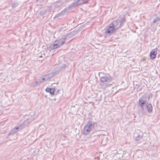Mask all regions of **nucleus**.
Wrapping results in <instances>:
<instances>
[{"label": "nucleus", "instance_id": "19", "mask_svg": "<svg viewBox=\"0 0 160 160\" xmlns=\"http://www.w3.org/2000/svg\"><path fill=\"white\" fill-rule=\"evenodd\" d=\"M49 90L50 91L49 92L50 93V94L51 95H54V92L55 91V89L53 88H50Z\"/></svg>", "mask_w": 160, "mask_h": 160}, {"label": "nucleus", "instance_id": "15", "mask_svg": "<svg viewBox=\"0 0 160 160\" xmlns=\"http://www.w3.org/2000/svg\"><path fill=\"white\" fill-rule=\"evenodd\" d=\"M67 65L66 64H63L61 66H59L57 67L58 70L59 71L63 70L66 67Z\"/></svg>", "mask_w": 160, "mask_h": 160}, {"label": "nucleus", "instance_id": "3", "mask_svg": "<svg viewBox=\"0 0 160 160\" xmlns=\"http://www.w3.org/2000/svg\"><path fill=\"white\" fill-rule=\"evenodd\" d=\"M125 21L124 18H122L120 20L119 19L113 21L112 23V25L117 30L121 27Z\"/></svg>", "mask_w": 160, "mask_h": 160}, {"label": "nucleus", "instance_id": "17", "mask_svg": "<svg viewBox=\"0 0 160 160\" xmlns=\"http://www.w3.org/2000/svg\"><path fill=\"white\" fill-rule=\"evenodd\" d=\"M17 132L16 131V130L13 128L12 129L11 131L8 133V134L9 135H13L16 133Z\"/></svg>", "mask_w": 160, "mask_h": 160}, {"label": "nucleus", "instance_id": "4", "mask_svg": "<svg viewBox=\"0 0 160 160\" xmlns=\"http://www.w3.org/2000/svg\"><path fill=\"white\" fill-rule=\"evenodd\" d=\"M143 134L142 132L140 130H137L134 134L135 140L137 142L140 141L142 139Z\"/></svg>", "mask_w": 160, "mask_h": 160}, {"label": "nucleus", "instance_id": "2", "mask_svg": "<svg viewBox=\"0 0 160 160\" xmlns=\"http://www.w3.org/2000/svg\"><path fill=\"white\" fill-rule=\"evenodd\" d=\"M100 84L103 88H105L108 86V83L112 81V79L107 76L101 77L100 78Z\"/></svg>", "mask_w": 160, "mask_h": 160}, {"label": "nucleus", "instance_id": "10", "mask_svg": "<svg viewBox=\"0 0 160 160\" xmlns=\"http://www.w3.org/2000/svg\"><path fill=\"white\" fill-rule=\"evenodd\" d=\"M68 9H69L68 8V7L67 8H65L59 13L56 15L54 17V18L57 17H59L63 15H64V14L67 13L68 12Z\"/></svg>", "mask_w": 160, "mask_h": 160}, {"label": "nucleus", "instance_id": "11", "mask_svg": "<svg viewBox=\"0 0 160 160\" xmlns=\"http://www.w3.org/2000/svg\"><path fill=\"white\" fill-rule=\"evenodd\" d=\"M147 111L149 113H151L152 112V107L151 103H147L145 105Z\"/></svg>", "mask_w": 160, "mask_h": 160}, {"label": "nucleus", "instance_id": "18", "mask_svg": "<svg viewBox=\"0 0 160 160\" xmlns=\"http://www.w3.org/2000/svg\"><path fill=\"white\" fill-rule=\"evenodd\" d=\"M89 0H78L79 1V4H82L84 3H87Z\"/></svg>", "mask_w": 160, "mask_h": 160}, {"label": "nucleus", "instance_id": "23", "mask_svg": "<svg viewBox=\"0 0 160 160\" xmlns=\"http://www.w3.org/2000/svg\"><path fill=\"white\" fill-rule=\"evenodd\" d=\"M159 18H157L156 19H154L153 21V22L154 23H156L159 20Z\"/></svg>", "mask_w": 160, "mask_h": 160}, {"label": "nucleus", "instance_id": "16", "mask_svg": "<svg viewBox=\"0 0 160 160\" xmlns=\"http://www.w3.org/2000/svg\"><path fill=\"white\" fill-rule=\"evenodd\" d=\"M38 85H39V84H38V82L37 80L35 82H32L30 84V86L31 87H35Z\"/></svg>", "mask_w": 160, "mask_h": 160}, {"label": "nucleus", "instance_id": "13", "mask_svg": "<svg viewBox=\"0 0 160 160\" xmlns=\"http://www.w3.org/2000/svg\"><path fill=\"white\" fill-rule=\"evenodd\" d=\"M91 131V130L88 128L87 127L86 125L84 126L83 128V133L84 135H87L88 134L89 132Z\"/></svg>", "mask_w": 160, "mask_h": 160}, {"label": "nucleus", "instance_id": "5", "mask_svg": "<svg viewBox=\"0 0 160 160\" xmlns=\"http://www.w3.org/2000/svg\"><path fill=\"white\" fill-rule=\"evenodd\" d=\"M91 131H93L97 127V123L94 122H92L91 120H89L85 125Z\"/></svg>", "mask_w": 160, "mask_h": 160}, {"label": "nucleus", "instance_id": "9", "mask_svg": "<svg viewBox=\"0 0 160 160\" xmlns=\"http://www.w3.org/2000/svg\"><path fill=\"white\" fill-rule=\"evenodd\" d=\"M80 2L79 1H78L77 0L76 2H73L70 4L68 7V9H70L72 8H73L77 7L78 5H81V4H79Z\"/></svg>", "mask_w": 160, "mask_h": 160}, {"label": "nucleus", "instance_id": "6", "mask_svg": "<svg viewBox=\"0 0 160 160\" xmlns=\"http://www.w3.org/2000/svg\"><path fill=\"white\" fill-rule=\"evenodd\" d=\"M72 34V32L68 33L59 40L58 44H59L61 46L64 43L65 40Z\"/></svg>", "mask_w": 160, "mask_h": 160}, {"label": "nucleus", "instance_id": "25", "mask_svg": "<svg viewBox=\"0 0 160 160\" xmlns=\"http://www.w3.org/2000/svg\"><path fill=\"white\" fill-rule=\"evenodd\" d=\"M42 80L43 81V82H44L45 81H46V80H48V78H46L45 76L44 78H42Z\"/></svg>", "mask_w": 160, "mask_h": 160}, {"label": "nucleus", "instance_id": "24", "mask_svg": "<svg viewBox=\"0 0 160 160\" xmlns=\"http://www.w3.org/2000/svg\"><path fill=\"white\" fill-rule=\"evenodd\" d=\"M19 127H15L14 128V129H15L16 130V131L17 132L18 131L20 130V129H19Z\"/></svg>", "mask_w": 160, "mask_h": 160}, {"label": "nucleus", "instance_id": "8", "mask_svg": "<svg viewBox=\"0 0 160 160\" xmlns=\"http://www.w3.org/2000/svg\"><path fill=\"white\" fill-rule=\"evenodd\" d=\"M116 30L115 28L112 25H111V23L109 25V26L108 28L106 30L105 33L111 34L112 33L114 32H115Z\"/></svg>", "mask_w": 160, "mask_h": 160}, {"label": "nucleus", "instance_id": "1", "mask_svg": "<svg viewBox=\"0 0 160 160\" xmlns=\"http://www.w3.org/2000/svg\"><path fill=\"white\" fill-rule=\"evenodd\" d=\"M146 100L142 98H140L138 102V105L140 106L141 109L138 110V113L140 116H142L145 115L146 112L144 111L145 108L144 105L146 104Z\"/></svg>", "mask_w": 160, "mask_h": 160}, {"label": "nucleus", "instance_id": "26", "mask_svg": "<svg viewBox=\"0 0 160 160\" xmlns=\"http://www.w3.org/2000/svg\"><path fill=\"white\" fill-rule=\"evenodd\" d=\"M50 89V88H47L46 89V91L47 92H49V89Z\"/></svg>", "mask_w": 160, "mask_h": 160}, {"label": "nucleus", "instance_id": "14", "mask_svg": "<svg viewBox=\"0 0 160 160\" xmlns=\"http://www.w3.org/2000/svg\"><path fill=\"white\" fill-rule=\"evenodd\" d=\"M60 47V45L59 44H52L50 46L51 49H54L57 48H59Z\"/></svg>", "mask_w": 160, "mask_h": 160}, {"label": "nucleus", "instance_id": "7", "mask_svg": "<svg viewBox=\"0 0 160 160\" xmlns=\"http://www.w3.org/2000/svg\"><path fill=\"white\" fill-rule=\"evenodd\" d=\"M157 50L158 49L157 48H156L152 50L149 53L150 58L151 59H153L156 58L157 53Z\"/></svg>", "mask_w": 160, "mask_h": 160}, {"label": "nucleus", "instance_id": "12", "mask_svg": "<svg viewBox=\"0 0 160 160\" xmlns=\"http://www.w3.org/2000/svg\"><path fill=\"white\" fill-rule=\"evenodd\" d=\"M99 135L94 133L92 134L91 139L92 140H95L99 138Z\"/></svg>", "mask_w": 160, "mask_h": 160}, {"label": "nucleus", "instance_id": "21", "mask_svg": "<svg viewBox=\"0 0 160 160\" xmlns=\"http://www.w3.org/2000/svg\"><path fill=\"white\" fill-rule=\"evenodd\" d=\"M37 81L39 84H40V83H42V82H43V81L42 80V78L39 79L38 80H37Z\"/></svg>", "mask_w": 160, "mask_h": 160}, {"label": "nucleus", "instance_id": "20", "mask_svg": "<svg viewBox=\"0 0 160 160\" xmlns=\"http://www.w3.org/2000/svg\"><path fill=\"white\" fill-rule=\"evenodd\" d=\"M45 76L46 78H48V80L52 77V74L50 73L47 74Z\"/></svg>", "mask_w": 160, "mask_h": 160}, {"label": "nucleus", "instance_id": "22", "mask_svg": "<svg viewBox=\"0 0 160 160\" xmlns=\"http://www.w3.org/2000/svg\"><path fill=\"white\" fill-rule=\"evenodd\" d=\"M18 5V3H15L13 4L12 6V8H15Z\"/></svg>", "mask_w": 160, "mask_h": 160}]
</instances>
